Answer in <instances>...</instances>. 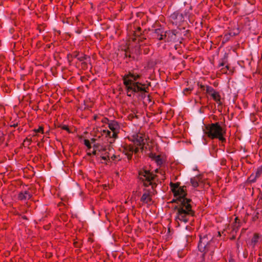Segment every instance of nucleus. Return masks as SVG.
Masks as SVG:
<instances>
[{"mask_svg":"<svg viewBox=\"0 0 262 262\" xmlns=\"http://www.w3.org/2000/svg\"><path fill=\"white\" fill-rule=\"evenodd\" d=\"M186 186L179 187L176 191H173L176 199H173L171 203H176L173 207V209L177 211L176 220L187 223L190 217L194 215V211L192 209L190 203L191 200L186 196L187 193L186 191Z\"/></svg>","mask_w":262,"mask_h":262,"instance_id":"obj_1","label":"nucleus"},{"mask_svg":"<svg viewBox=\"0 0 262 262\" xmlns=\"http://www.w3.org/2000/svg\"><path fill=\"white\" fill-rule=\"evenodd\" d=\"M205 133L211 139L217 138L222 143L226 141L225 138L223 137L225 132L223 130L222 127L218 122L206 126Z\"/></svg>","mask_w":262,"mask_h":262,"instance_id":"obj_2","label":"nucleus"},{"mask_svg":"<svg viewBox=\"0 0 262 262\" xmlns=\"http://www.w3.org/2000/svg\"><path fill=\"white\" fill-rule=\"evenodd\" d=\"M213 241L209 240L207 236H204L203 237H201L198 244L199 250L203 253V257L205 256L206 253L210 252V254L211 255L213 253V246L212 245Z\"/></svg>","mask_w":262,"mask_h":262,"instance_id":"obj_3","label":"nucleus"},{"mask_svg":"<svg viewBox=\"0 0 262 262\" xmlns=\"http://www.w3.org/2000/svg\"><path fill=\"white\" fill-rule=\"evenodd\" d=\"M125 85L127 90V95L129 97L132 96L131 94H128L129 91L140 93L144 91L145 89H148V86H146L145 84H142L139 82H134L131 84V81L130 80H125Z\"/></svg>","mask_w":262,"mask_h":262,"instance_id":"obj_4","label":"nucleus"},{"mask_svg":"<svg viewBox=\"0 0 262 262\" xmlns=\"http://www.w3.org/2000/svg\"><path fill=\"white\" fill-rule=\"evenodd\" d=\"M139 175L141 176L140 179L142 180L144 182V179L142 177H143L145 178V180L149 181L150 180H154L157 177V175L150 173L149 171L143 169L139 171Z\"/></svg>","mask_w":262,"mask_h":262,"instance_id":"obj_5","label":"nucleus"},{"mask_svg":"<svg viewBox=\"0 0 262 262\" xmlns=\"http://www.w3.org/2000/svg\"><path fill=\"white\" fill-rule=\"evenodd\" d=\"M141 77V75L132 73L129 72L128 74L125 75L123 77V83L125 85V80L131 81V84L134 82H136L135 81L137 80Z\"/></svg>","mask_w":262,"mask_h":262,"instance_id":"obj_6","label":"nucleus"},{"mask_svg":"<svg viewBox=\"0 0 262 262\" xmlns=\"http://www.w3.org/2000/svg\"><path fill=\"white\" fill-rule=\"evenodd\" d=\"M134 138L133 142L136 146H140L142 151L143 150L144 148L146 149L147 147L145 146V142H144L143 136L136 135L134 137Z\"/></svg>","mask_w":262,"mask_h":262,"instance_id":"obj_7","label":"nucleus"},{"mask_svg":"<svg viewBox=\"0 0 262 262\" xmlns=\"http://www.w3.org/2000/svg\"><path fill=\"white\" fill-rule=\"evenodd\" d=\"M124 151L125 152V155L127 156L128 160H130L132 157L133 152H134L135 154H137L139 151L138 146L134 149V146L133 145H128L124 148Z\"/></svg>","mask_w":262,"mask_h":262,"instance_id":"obj_8","label":"nucleus"},{"mask_svg":"<svg viewBox=\"0 0 262 262\" xmlns=\"http://www.w3.org/2000/svg\"><path fill=\"white\" fill-rule=\"evenodd\" d=\"M176 30L169 31L164 32V37L167 38L166 41L170 42L176 40Z\"/></svg>","mask_w":262,"mask_h":262,"instance_id":"obj_9","label":"nucleus"},{"mask_svg":"<svg viewBox=\"0 0 262 262\" xmlns=\"http://www.w3.org/2000/svg\"><path fill=\"white\" fill-rule=\"evenodd\" d=\"M108 124V127L113 132L116 131L119 128L118 123L115 121H110Z\"/></svg>","mask_w":262,"mask_h":262,"instance_id":"obj_10","label":"nucleus"},{"mask_svg":"<svg viewBox=\"0 0 262 262\" xmlns=\"http://www.w3.org/2000/svg\"><path fill=\"white\" fill-rule=\"evenodd\" d=\"M151 201V198L149 193L145 192L141 198V201L144 203H148Z\"/></svg>","mask_w":262,"mask_h":262,"instance_id":"obj_11","label":"nucleus"},{"mask_svg":"<svg viewBox=\"0 0 262 262\" xmlns=\"http://www.w3.org/2000/svg\"><path fill=\"white\" fill-rule=\"evenodd\" d=\"M31 196V194L27 191H25L24 193L20 192L18 194V198L21 200L29 199Z\"/></svg>","mask_w":262,"mask_h":262,"instance_id":"obj_12","label":"nucleus"},{"mask_svg":"<svg viewBox=\"0 0 262 262\" xmlns=\"http://www.w3.org/2000/svg\"><path fill=\"white\" fill-rule=\"evenodd\" d=\"M211 96L214 101H215L219 105H221V96L217 92H215L212 93Z\"/></svg>","mask_w":262,"mask_h":262,"instance_id":"obj_13","label":"nucleus"},{"mask_svg":"<svg viewBox=\"0 0 262 262\" xmlns=\"http://www.w3.org/2000/svg\"><path fill=\"white\" fill-rule=\"evenodd\" d=\"M170 18L171 19H179L180 21H181L183 19V16L182 14L175 12L171 15Z\"/></svg>","mask_w":262,"mask_h":262,"instance_id":"obj_14","label":"nucleus"},{"mask_svg":"<svg viewBox=\"0 0 262 262\" xmlns=\"http://www.w3.org/2000/svg\"><path fill=\"white\" fill-rule=\"evenodd\" d=\"M199 176L194 177L193 178H191L190 180V182L191 183V185L194 187H196L199 186Z\"/></svg>","mask_w":262,"mask_h":262,"instance_id":"obj_15","label":"nucleus"},{"mask_svg":"<svg viewBox=\"0 0 262 262\" xmlns=\"http://www.w3.org/2000/svg\"><path fill=\"white\" fill-rule=\"evenodd\" d=\"M259 237V234L258 233H254V236L251 241V244L253 246V247H254L258 242Z\"/></svg>","mask_w":262,"mask_h":262,"instance_id":"obj_16","label":"nucleus"},{"mask_svg":"<svg viewBox=\"0 0 262 262\" xmlns=\"http://www.w3.org/2000/svg\"><path fill=\"white\" fill-rule=\"evenodd\" d=\"M261 172H262V167L258 168L257 170V171L256 172L255 176L254 177L253 179L250 180V181L252 182H255L256 179L260 176Z\"/></svg>","mask_w":262,"mask_h":262,"instance_id":"obj_17","label":"nucleus"},{"mask_svg":"<svg viewBox=\"0 0 262 262\" xmlns=\"http://www.w3.org/2000/svg\"><path fill=\"white\" fill-rule=\"evenodd\" d=\"M170 186L173 193V191H176L177 189L179 187V185L178 183H173L171 182L170 184Z\"/></svg>","mask_w":262,"mask_h":262,"instance_id":"obj_18","label":"nucleus"},{"mask_svg":"<svg viewBox=\"0 0 262 262\" xmlns=\"http://www.w3.org/2000/svg\"><path fill=\"white\" fill-rule=\"evenodd\" d=\"M163 33V31H162L161 29H156V30H155V32H154V36H155V37H157V38H159V37H160L161 33Z\"/></svg>","mask_w":262,"mask_h":262,"instance_id":"obj_19","label":"nucleus"},{"mask_svg":"<svg viewBox=\"0 0 262 262\" xmlns=\"http://www.w3.org/2000/svg\"><path fill=\"white\" fill-rule=\"evenodd\" d=\"M148 94H147V89H145L144 91H142V92L139 93V95L140 97H141L142 98L144 99V100L146 99L147 98V96Z\"/></svg>","mask_w":262,"mask_h":262,"instance_id":"obj_20","label":"nucleus"},{"mask_svg":"<svg viewBox=\"0 0 262 262\" xmlns=\"http://www.w3.org/2000/svg\"><path fill=\"white\" fill-rule=\"evenodd\" d=\"M206 88V93L210 95L212 93H214V92H216L215 90L211 86H207Z\"/></svg>","mask_w":262,"mask_h":262,"instance_id":"obj_21","label":"nucleus"},{"mask_svg":"<svg viewBox=\"0 0 262 262\" xmlns=\"http://www.w3.org/2000/svg\"><path fill=\"white\" fill-rule=\"evenodd\" d=\"M155 158V161L158 165H161L163 164V160L161 158V156L158 155L154 157Z\"/></svg>","mask_w":262,"mask_h":262,"instance_id":"obj_22","label":"nucleus"},{"mask_svg":"<svg viewBox=\"0 0 262 262\" xmlns=\"http://www.w3.org/2000/svg\"><path fill=\"white\" fill-rule=\"evenodd\" d=\"M228 54L225 53L224 58L222 59V62L220 64V67H223L227 61Z\"/></svg>","mask_w":262,"mask_h":262,"instance_id":"obj_23","label":"nucleus"},{"mask_svg":"<svg viewBox=\"0 0 262 262\" xmlns=\"http://www.w3.org/2000/svg\"><path fill=\"white\" fill-rule=\"evenodd\" d=\"M88 59H90V57L85 55H82L81 56L78 57V59L80 61H83L84 60H87Z\"/></svg>","mask_w":262,"mask_h":262,"instance_id":"obj_24","label":"nucleus"},{"mask_svg":"<svg viewBox=\"0 0 262 262\" xmlns=\"http://www.w3.org/2000/svg\"><path fill=\"white\" fill-rule=\"evenodd\" d=\"M5 134L0 130V145L4 142L5 140Z\"/></svg>","mask_w":262,"mask_h":262,"instance_id":"obj_25","label":"nucleus"},{"mask_svg":"<svg viewBox=\"0 0 262 262\" xmlns=\"http://www.w3.org/2000/svg\"><path fill=\"white\" fill-rule=\"evenodd\" d=\"M33 131L36 133L43 134V127L42 126H39L38 129H34Z\"/></svg>","mask_w":262,"mask_h":262,"instance_id":"obj_26","label":"nucleus"},{"mask_svg":"<svg viewBox=\"0 0 262 262\" xmlns=\"http://www.w3.org/2000/svg\"><path fill=\"white\" fill-rule=\"evenodd\" d=\"M84 144L86 146H87L88 147L89 149H90L91 148V143L89 140H88V139L84 140Z\"/></svg>","mask_w":262,"mask_h":262,"instance_id":"obj_27","label":"nucleus"},{"mask_svg":"<svg viewBox=\"0 0 262 262\" xmlns=\"http://www.w3.org/2000/svg\"><path fill=\"white\" fill-rule=\"evenodd\" d=\"M125 57H128L129 58H135V57L134 56H132L130 54V53L129 51H128V50H125Z\"/></svg>","mask_w":262,"mask_h":262,"instance_id":"obj_28","label":"nucleus"},{"mask_svg":"<svg viewBox=\"0 0 262 262\" xmlns=\"http://www.w3.org/2000/svg\"><path fill=\"white\" fill-rule=\"evenodd\" d=\"M192 89L190 88H186L184 90L183 93L185 95H187L188 94L190 93V92L191 91Z\"/></svg>","mask_w":262,"mask_h":262,"instance_id":"obj_29","label":"nucleus"},{"mask_svg":"<svg viewBox=\"0 0 262 262\" xmlns=\"http://www.w3.org/2000/svg\"><path fill=\"white\" fill-rule=\"evenodd\" d=\"M152 180H150L149 181H146L145 180V182H143V184L146 187H147L149 185H150V184H152V182H151Z\"/></svg>","mask_w":262,"mask_h":262,"instance_id":"obj_30","label":"nucleus"},{"mask_svg":"<svg viewBox=\"0 0 262 262\" xmlns=\"http://www.w3.org/2000/svg\"><path fill=\"white\" fill-rule=\"evenodd\" d=\"M103 133L106 134V137H111V132L109 130H103Z\"/></svg>","mask_w":262,"mask_h":262,"instance_id":"obj_31","label":"nucleus"},{"mask_svg":"<svg viewBox=\"0 0 262 262\" xmlns=\"http://www.w3.org/2000/svg\"><path fill=\"white\" fill-rule=\"evenodd\" d=\"M229 66L226 65L225 68H223L221 69L222 72L223 73H227V69L229 70Z\"/></svg>","mask_w":262,"mask_h":262,"instance_id":"obj_32","label":"nucleus"},{"mask_svg":"<svg viewBox=\"0 0 262 262\" xmlns=\"http://www.w3.org/2000/svg\"><path fill=\"white\" fill-rule=\"evenodd\" d=\"M166 39H167V38L164 37V32H163V33H161L160 37H159V38H158L159 40H164L165 41H166Z\"/></svg>","mask_w":262,"mask_h":262,"instance_id":"obj_33","label":"nucleus"},{"mask_svg":"<svg viewBox=\"0 0 262 262\" xmlns=\"http://www.w3.org/2000/svg\"><path fill=\"white\" fill-rule=\"evenodd\" d=\"M144 101L145 102H148L149 103L152 102L151 97L149 95L147 96V98H146L145 100H144Z\"/></svg>","mask_w":262,"mask_h":262,"instance_id":"obj_34","label":"nucleus"},{"mask_svg":"<svg viewBox=\"0 0 262 262\" xmlns=\"http://www.w3.org/2000/svg\"><path fill=\"white\" fill-rule=\"evenodd\" d=\"M113 133L112 134V135L111 134V138H117V133L116 132V131H114V132H113Z\"/></svg>","mask_w":262,"mask_h":262,"instance_id":"obj_35","label":"nucleus"},{"mask_svg":"<svg viewBox=\"0 0 262 262\" xmlns=\"http://www.w3.org/2000/svg\"><path fill=\"white\" fill-rule=\"evenodd\" d=\"M106 150H107V148L106 147H104L102 146H100L99 147V149H98V150L99 151H106Z\"/></svg>","mask_w":262,"mask_h":262,"instance_id":"obj_36","label":"nucleus"},{"mask_svg":"<svg viewBox=\"0 0 262 262\" xmlns=\"http://www.w3.org/2000/svg\"><path fill=\"white\" fill-rule=\"evenodd\" d=\"M258 212H256V214L253 217L252 220L253 221H255L258 218Z\"/></svg>","mask_w":262,"mask_h":262,"instance_id":"obj_37","label":"nucleus"},{"mask_svg":"<svg viewBox=\"0 0 262 262\" xmlns=\"http://www.w3.org/2000/svg\"><path fill=\"white\" fill-rule=\"evenodd\" d=\"M156 156L157 155H156L155 154L150 153L149 155V157L155 160V158L154 157Z\"/></svg>","mask_w":262,"mask_h":262,"instance_id":"obj_38","label":"nucleus"},{"mask_svg":"<svg viewBox=\"0 0 262 262\" xmlns=\"http://www.w3.org/2000/svg\"><path fill=\"white\" fill-rule=\"evenodd\" d=\"M80 244L78 243V242H75L74 243V245L76 248H79L80 247Z\"/></svg>","mask_w":262,"mask_h":262,"instance_id":"obj_39","label":"nucleus"},{"mask_svg":"<svg viewBox=\"0 0 262 262\" xmlns=\"http://www.w3.org/2000/svg\"><path fill=\"white\" fill-rule=\"evenodd\" d=\"M101 158L104 160H110V157L108 155H107L106 156H102Z\"/></svg>","mask_w":262,"mask_h":262,"instance_id":"obj_40","label":"nucleus"},{"mask_svg":"<svg viewBox=\"0 0 262 262\" xmlns=\"http://www.w3.org/2000/svg\"><path fill=\"white\" fill-rule=\"evenodd\" d=\"M62 129L67 130L68 132H70L69 128L68 126L67 125H63L62 126Z\"/></svg>","mask_w":262,"mask_h":262,"instance_id":"obj_41","label":"nucleus"},{"mask_svg":"<svg viewBox=\"0 0 262 262\" xmlns=\"http://www.w3.org/2000/svg\"><path fill=\"white\" fill-rule=\"evenodd\" d=\"M100 145L98 144H94V149H96L98 150V149H99Z\"/></svg>","mask_w":262,"mask_h":262,"instance_id":"obj_42","label":"nucleus"},{"mask_svg":"<svg viewBox=\"0 0 262 262\" xmlns=\"http://www.w3.org/2000/svg\"><path fill=\"white\" fill-rule=\"evenodd\" d=\"M155 172H156V173H160L162 175H164V171H163L162 170L159 171L158 169L155 170Z\"/></svg>","mask_w":262,"mask_h":262,"instance_id":"obj_43","label":"nucleus"},{"mask_svg":"<svg viewBox=\"0 0 262 262\" xmlns=\"http://www.w3.org/2000/svg\"><path fill=\"white\" fill-rule=\"evenodd\" d=\"M102 122L105 123H107L108 124V123H109L110 121V120L107 118H104L103 119Z\"/></svg>","mask_w":262,"mask_h":262,"instance_id":"obj_44","label":"nucleus"},{"mask_svg":"<svg viewBox=\"0 0 262 262\" xmlns=\"http://www.w3.org/2000/svg\"><path fill=\"white\" fill-rule=\"evenodd\" d=\"M144 39H145V38H144L143 37L139 36L138 38V42H142Z\"/></svg>","mask_w":262,"mask_h":262,"instance_id":"obj_45","label":"nucleus"},{"mask_svg":"<svg viewBox=\"0 0 262 262\" xmlns=\"http://www.w3.org/2000/svg\"><path fill=\"white\" fill-rule=\"evenodd\" d=\"M13 135V132H11L10 133V134L8 135V141H9V140L11 139V137Z\"/></svg>","mask_w":262,"mask_h":262,"instance_id":"obj_46","label":"nucleus"},{"mask_svg":"<svg viewBox=\"0 0 262 262\" xmlns=\"http://www.w3.org/2000/svg\"><path fill=\"white\" fill-rule=\"evenodd\" d=\"M79 53H75L74 54H73V56L74 57H77L78 58V57H79Z\"/></svg>","mask_w":262,"mask_h":262,"instance_id":"obj_47","label":"nucleus"},{"mask_svg":"<svg viewBox=\"0 0 262 262\" xmlns=\"http://www.w3.org/2000/svg\"><path fill=\"white\" fill-rule=\"evenodd\" d=\"M150 185H151L152 188L154 189L155 187L157 186V184L155 183H152V184H150Z\"/></svg>","mask_w":262,"mask_h":262,"instance_id":"obj_48","label":"nucleus"},{"mask_svg":"<svg viewBox=\"0 0 262 262\" xmlns=\"http://www.w3.org/2000/svg\"><path fill=\"white\" fill-rule=\"evenodd\" d=\"M200 88L202 89V91H204L205 90V86L204 85L200 84Z\"/></svg>","mask_w":262,"mask_h":262,"instance_id":"obj_49","label":"nucleus"},{"mask_svg":"<svg viewBox=\"0 0 262 262\" xmlns=\"http://www.w3.org/2000/svg\"><path fill=\"white\" fill-rule=\"evenodd\" d=\"M238 226H237V227H236V225H234V227H233V230H234L235 232H236V231H237V229H238Z\"/></svg>","mask_w":262,"mask_h":262,"instance_id":"obj_50","label":"nucleus"},{"mask_svg":"<svg viewBox=\"0 0 262 262\" xmlns=\"http://www.w3.org/2000/svg\"><path fill=\"white\" fill-rule=\"evenodd\" d=\"M117 158V157L115 156V155H113L111 157V159L112 160H115V159Z\"/></svg>","mask_w":262,"mask_h":262,"instance_id":"obj_51","label":"nucleus"},{"mask_svg":"<svg viewBox=\"0 0 262 262\" xmlns=\"http://www.w3.org/2000/svg\"><path fill=\"white\" fill-rule=\"evenodd\" d=\"M97 150H96V149H94V150H93V152H92V154H93V155H96L97 154Z\"/></svg>","mask_w":262,"mask_h":262,"instance_id":"obj_52","label":"nucleus"},{"mask_svg":"<svg viewBox=\"0 0 262 262\" xmlns=\"http://www.w3.org/2000/svg\"><path fill=\"white\" fill-rule=\"evenodd\" d=\"M17 126V123H16V124H13V125H11V127H15Z\"/></svg>","mask_w":262,"mask_h":262,"instance_id":"obj_53","label":"nucleus"},{"mask_svg":"<svg viewBox=\"0 0 262 262\" xmlns=\"http://www.w3.org/2000/svg\"><path fill=\"white\" fill-rule=\"evenodd\" d=\"M95 141H96V139H94V138H92V139H91V141H92V142H93H93H95Z\"/></svg>","mask_w":262,"mask_h":262,"instance_id":"obj_54","label":"nucleus"},{"mask_svg":"<svg viewBox=\"0 0 262 262\" xmlns=\"http://www.w3.org/2000/svg\"><path fill=\"white\" fill-rule=\"evenodd\" d=\"M228 35H225L224 39H225V40H227L228 39Z\"/></svg>","mask_w":262,"mask_h":262,"instance_id":"obj_55","label":"nucleus"},{"mask_svg":"<svg viewBox=\"0 0 262 262\" xmlns=\"http://www.w3.org/2000/svg\"><path fill=\"white\" fill-rule=\"evenodd\" d=\"M257 262H261V258L259 257L257 260Z\"/></svg>","mask_w":262,"mask_h":262,"instance_id":"obj_56","label":"nucleus"},{"mask_svg":"<svg viewBox=\"0 0 262 262\" xmlns=\"http://www.w3.org/2000/svg\"><path fill=\"white\" fill-rule=\"evenodd\" d=\"M141 47H142V45H140L139 47H138V48L141 49V50H142V49L141 48Z\"/></svg>","mask_w":262,"mask_h":262,"instance_id":"obj_57","label":"nucleus"},{"mask_svg":"<svg viewBox=\"0 0 262 262\" xmlns=\"http://www.w3.org/2000/svg\"><path fill=\"white\" fill-rule=\"evenodd\" d=\"M108 149L109 151H111V147H110V146H109V147H108Z\"/></svg>","mask_w":262,"mask_h":262,"instance_id":"obj_58","label":"nucleus"},{"mask_svg":"<svg viewBox=\"0 0 262 262\" xmlns=\"http://www.w3.org/2000/svg\"><path fill=\"white\" fill-rule=\"evenodd\" d=\"M247 256V253L245 254L244 253V257H246Z\"/></svg>","mask_w":262,"mask_h":262,"instance_id":"obj_59","label":"nucleus"},{"mask_svg":"<svg viewBox=\"0 0 262 262\" xmlns=\"http://www.w3.org/2000/svg\"><path fill=\"white\" fill-rule=\"evenodd\" d=\"M132 93H133V92H132V91H129L128 94H131V95H132Z\"/></svg>","mask_w":262,"mask_h":262,"instance_id":"obj_60","label":"nucleus"},{"mask_svg":"<svg viewBox=\"0 0 262 262\" xmlns=\"http://www.w3.org/2000/svg\"><path fill=\"white\" fill-rule=\"evenodd\" d=\"M237 220H238L237 218L236 217L235 219V223H236Z\"/></svg>","mask_w":262,"mask_h":262,"instance_id":"obj_61","label":"nucleus"},{"mask_svg":"<svg viewBox=\"0 0 262 262\" xmlns=\"http://www.w3.org/2000/svg\"><path fill=\"white\" fill-rule=\"evenodd\" d=\"M82 64H84V65H85L86 63L85 62H82Z\"/></svg>","mask_w":262,"mask_h":262,"instance_id":"obj_62","label":"nucleus"},{"mask_svg":"<svg viewBox=\"0 0 262 262\" xmlns=\"http://www.w3.org/2000/svg\"><path fill=\"white\" fill-rule=\"evenodd\" d=\"M144 52L146 54L148 53V51H146V50H144Z\"/></svg>","mask_w":262,"mask_h":262,"instance_id":"obj_63","label":"nucleus"},{"mask_svg":"<svg viewBox=\"0 0 262 262\" xmlns=\"http://www.w3.org/2000/svg\"><path fill=\"white\" fill-rule=\"evenodd\" d=\"M8 145V142H7V143H6V146H7Z\"/></svg>","mask_w":262,"mask_h":262,"instance_id":"obj_64","label":"nucleus"}]
</instances>
